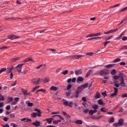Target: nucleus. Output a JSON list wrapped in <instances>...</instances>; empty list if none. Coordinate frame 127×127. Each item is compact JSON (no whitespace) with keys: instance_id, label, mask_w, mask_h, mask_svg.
Returning <instances> with one entry per match:
<instances>
[{"instance_id":"2eb2a0df","label":"nucleus","mask_w":127,"mask_h":127,"mask_svg":"<svg viewBox=\"0 0 127 127\" xmlns=\"http://www.w3.org/2000/svg\"><path fill=\"white\" fill-rule=\"evenodd\" d=\"M82 74V69H80L75 71V75H81Z\"/></svg>"},{"instance_id":"6e6552de","label":"nucleus","mask_w":127,"mask_h":127,"mask_svg":"<svg viewBox=\"0 0 127 127\" xmlns=\"http://www.w3.org/2000/svg\"><path fill=\"white\" fill-rule=\"evenodd\" d=\"M34 111H35V112H37V115L38 117H41V114H42V113H41V111H40V110H38V109H35L34 110Z\"/></svg>"},{"instance_id":"0eeeda50","label":"nucleus","mask_w":127,"mask_h":127,"mask_svg":"<svg viewBox=\"0 0 127 127\" xmlns=\"http://www.w3.org/2000/svg\"><path fill=\"white\" fill-rule=\"evenodd\" d=\"M127 20V17H125L124 19H123V20L120 22L119 25H121L122 23H124V25L127 24V22H126Z\"/></svg>"},{"instance_id":"e2e57ef3","label":"nucleus","mask_w":127,"mask_h":127,"mask_svg":"<svg viewBox=\"0 0 127 127\" xmlns=\"http://www.w3.org/2000/svg\"><path fill=\"white\" fill-rule=\"evenodd\" d=\"M10 117L12 118H15V115H14L13 114H11L10 115Z\"/></svg>"},{"instance_id":"c03bdc74","label":"nucleus","mask_w":127,"mask_h":127,"mask_svg":"<svg viewBox=\"0 0 127 127\" xmlns=\"http://www.w3.org/2000/svg\"><path fill=\"white\" fill-rule=\"evenodd\" d=\"M89 114L90 116H93V115H94V112H93L92 110H90Z\"/></svg>"},{"instance_id":"13d9d810","label":"nucleus","mask_w":127,"mask_h":127,"mask_svg":"<svg viewBox=\"0 0 127 127\" xmlns=\"http://www.w3.org/2000/svg\"><path fill=\"white\" fill-rule=\"evenodd\" d=\"M113 126H114V127H119L120 125H119V123H114V124H113Z\"/></svg>"},{"instance_id":"bf43d9fd","label":"nucleus","mask_w":127,"mask_h":127,"mask_svg":"<svg viewBox=\"0 0 127 127\" xmlns=\"http://www.w3.org/2000/svg\"><path fill=\"white\" fill-rule=\"evenodd\" d=\"M122 40H123V41H126L127 40V36H125L123 38H122Z\"/></svg>"},{"instance_id":"864d4df0","label":"nucleus","mask_w":127,"mask_h":127,"mask_svg":"<svg viewBox=\"0 0 127 127\" xmlns=\"http://www.w3.org/2000/svg\"><path fill=\"white\" fill-rule=\"evenodd\" d=\"M112 37H113V36H110V37H107L105 40H110V39H111Z\"/></svg>"},{"instance_id":"412c9836","label":"nucleus","mask_w":127,"mask_h":127,"mask_svg":"<svg viewBox=\"0 0 127 127\" xmlns=\"http://www.w3.org/2000/svg\"><path fill=\"white\" fill-rule=\"evenodd\" d=\"M75 124L76 125H83V122L81 120H77L75 122Z\"/></svg>"},{"instance_id":"4468645a","label":"nucleus","mask_w":127,"mask_h":127,"mask_svg":"<svg viewBox=\"0 0 127 127\" xmlns=\"http://www.w3.org/2000/svg\"><path fill=\"white\" fill-rule=\"evenodd\" d=\"M83 89H84V88L83 87L82 85H81L78 88L76 91H77L79 93H81V92H82V91H83Z\"/></svg>"},{"instance_id":"f257e3e1","label":"nucleus","mask_w":127,"mask_h":127,"mask_svg":"<svg viewBox=\"0 0 127 127\" xmlns=\"http://www.w3.org/2000/svg\"><path fill=\"white\" fill-rule=\"evenodd\" d=\"M109 72L107 69H102L100 70L99 72V75L100 76H106V75H108Z\"/></svg>"},{"instance_id":"4d7b16f0","label":"nucleus","mask_w":127,"mask_h":127,"mask_svg":"<svg viewBox=\"0 0 127 127\" xmlns=\"http://www.w3.org/2000/svg\"><path fill=\"white\" fill-rule=\"evenodd\" d=\"M126 10H127V6L125 8L122 9L121 11V12H123L124 11H126Z\"/></svg>"},{"instance_id":"e433bc0d","label":"nucleus","mask_w":127,"mask_h":127,"mask_svg":"<svg viewBox=\"0 0 127 127\" xmlns=\"http://www.w3.org/2000/svg\"><path fill=\"white\" fill-rule=\"evenodd\" d=\"M13 69V66L12 65V67L11 68H9L8 70H7V73L9 74V73H11V71Z\"/></svg>"},{"instance_id":"603ef678","label":"nucleus","mask_w":127,"mask_h":127,"mask_svg":"<svg viewBox=\"0 0 127 127\" xmlns=\"http://www.w3.org/2000/svg\"><path fill=\"white\" fill-rule=\"evenodd\" d=\"M6 110L9 111V110H10V105H7L6 107Z\"/></svg>"},{"instance_id":"c9c22d12","label":"nucleus","mask_w":127,"mask_h":127,"mask_svg":"<svg viewBox=\"0 0 127 127\" xmlns=\"http://www.w3.org/2000/svg\"><path fill=\"white\" fill-rule=\"evenodd\" d=\"M48 82H49V78L47 77L45 78L43 80L44 83H48Z\"/></svg>"},{"instance_id":"cd10ccee","label":"nucleus","mask_w":127,"mask_h":127,"mask_svg":"<svg viewBox=\"0 0 127 127\" xmlns=\"http://www.w3.org/2000/svg\"><path fill=\"white\" fill-rule=\"evenodd\" d=\"M92 108L93 109H94V110H98V109H99V106H98L96 104H95L93 105Z\"/></svg>"},{"instance_id":"338daca9","label":"nucleus","mask_w":127,"mask_h":127,"mask_svg":"<svg viewBox=\"0 0 127 127\" xmlns=\"http://www.w3.org/2000/svg\"><path fill=\"white\" fill-rule=\"evenodd\" d=\"M11 125L13 127H17L18 126L15 124L14 123H11Z\"/></svg>"},{"instance_id":"6e6d98bb","label":"nucleus","mask_w":127,"mask_h":127,"mask_svg":"<svg viewBox=\"0 0 127 127\" xmlns=\"http://www.w3.org/2000/svg\"><path fill=\"white\" fill-rule=\"evenodd\" d=\"M120 78V77L118 75H115L114 76V79H115V80H118V79H119Z\"/></svg>"},{"instance_id":"7c9ffc66","label":"nucleus","mask_w":127,"mask_h":127,"mask_svg":"<svg viewBox=\"0 0 127 127\" xmlns=\"http://www.w3.org/2000/svg\"><path fill=\"white\" fill-rule=\"evenodd\" d=\"M64 116L66 117V118H67V119H70V118H71V116L68 114H67V113L66 112H64Z\"/></svg>"},{"instance_id":"f03ea898","label":"nucleus","mask_w":127,"mask_h":127,"mask_svg":"<svg viewBox=\"0 0 127 127\" xmlns=\"http://www.w3.org/2000/svg\"><path fill=\"white\" fill-rule=\"evenodd\" d=\"M64 106L70 107V108H73V103L72 102H69V101H64Z\"/></svg>"},{"instance_id":"c756f323","label":"nucleus","mask_w":127,"mask_h":127,"mask_svg":"<svg viewBox=\"0 0 127 127\" xmlns=\"http://www.w3.org/2000/svg\"><path fill=\"white\" fill-rule=\"evenodd\" d=\"M79 94H80V92L77 91V90L75 91V95H74V97L75 98H78L79 97Z\"/></svg>"},{"instance_id":"5fc2aeb1","label":"nucleus","mask_w":127,"mask_h":127,"mask_svg":"<svg viewBox=\"0 0 127 127\" xmlns=\"http://www.w3.org/2000/svg\"><path fill=\"white\" fill-rule=\"evenodd\" d=\"M82 100L83 101V102H87V99L85 97H83L82 98Z\"/></svg>"},{"instance_id":"f8f14e48","label":"nucleus","mask_w":127,"mask_h":127,"mask_svg":"<svg viewBox=\"0 0 127 127\" xmlns=\"http://www.w3.org/2000/svg\"><path fill=\"white\" fill-rule=\"evenodd\" d=\"M81 57H83V56L82 55L73 56L72 57V58L73 59H79V58H81Z\"/></svg>"},{"instance_id":"b1692460","label":"nucleus","mask_w":127,"mask_h":127,"mask_svg":"<svg viewBox=\"0 0 127 127\" xmlns=\"http://www.w3.org/2000/svg\"><path fill=\"white\" fill-rule=\"evenodd\" d=\"M77 81L78 82H83L84 81V78L82 77H79L77 78Z\"/></svg>"},{"instance_id":"774afa93","label":"nucleus","mask_w":127,"mask_h":127,"mask_svg":"<svg viewBox=\"0 0 127 127\" xmlns=\"http://www.w3.org/2000/svg\"><path fill=\"white\" fill-rule=\"evenodd\" d=\"M126 97H127V93H125V94H124L123 95H122V98H126Z\"/></svg>"},{"instance_id":"4be33fe9","label":"nucleus","mask_w":127,"mask_h":127,"mask_svg":"<svg viewBox=\"0 0 127 127\" xmlns=\"http://www.w3.org/2000/svg\"><path fill=\"white\" fill-rule=\"evenodd\" d=\"M101 98V94L100 93H97L95 95L96 99H100Z\"/></svg>"},{"instance_id":"8fccbe9b","label":"nucleus","mask_w":127,"mask_h":127,"mask_svg":"<svg viewBox=\"0 0 127 127\" xmlns=\"http://www.w3.org/2000/svg\"><path fill=\"white\" fill-rule=\"evenodd\" d=\"M28 107H33V103H28Z\"/></svg>"},{"instance_id":"bb28decb","label":"nucleus","mask_w":127,"mask_h":127,"mask_svg":"<svg viewBox=\"0 0 127 127\" xmlns=\"http://www.w3.org/2000/svg\"><path fill=\"white\" fill-rule=\"evenodd\" d=\"M20 59V58H15L12 59V62H15V61H17V60H19Z\"/></svg>"},{"instance_id":"9b49d317","label":"nucleus","mask_w":127,"mask_h":127,"mask_svg":"<svg viewBox=\"0 0 127 127\" xmlns=\"http://www.w3.org/2000/svg\"><path fill=\"white\" fill-rule=\"evenodd\" d=\"M115 66V64H107L105 66V68H113V67H114Z\"/></svg>"},{"instance_id":"dca6fc26","label":"nucleus","mask_w":127,"mask_h":127,"mask_svg":"<svg viewBox=\"0 0 127 127\" xmlns=\"http://www.w3.org/2000/svg\"><path fill=\"white\" fill-rule=\"evenodd\" d=\"M50 90H52V91H57V90H58V87L56 86H52L50 88Z\"/></svg>"},{"instance_id":"37998d69","label":"nucleus","mask_w":127,"mask_h":127,"mask_svg":"<svg viewBox=\"0 0 127 127\" xmlns=\"http://www.w3.org/2000/svg\"><path fill=\"white\" fill-rule=\"evenodd\" d=\"M102 95H103V96H104V97H107V91H105L103 92L102 93Z\"/></svg>"},{"instance_id":"39448f33","label":"nucleus","mask_w":127,"mask_h":127,"mask_svg":"<svg viewBox=\"0 0 127 127\" xmlns=\"http://www.w3.org/2000/svg\"><path fill=\"white\" fill-rule=\"evenodd\" d=\"M115 92L113 93L110 97H116L117 95H118V91H119V89L117 88V87H114Z\"/></svg>"},{"instance_id":"393cba45","label":"nucleus","mask_w":127,"mask_h":127,"mask_svg":"<svg viewBox=\"0 0 127 127\" xmlns=\"http://www.w3.org/2000/svg\"><path fill=\"white\" fill-rule=\"evenodd\" d=\"M31 117L32 118H36V117H37V114L36 113H33L31 114Z\"/></svg>"},{"instance_id":"680f3d73","label":"nucleus","mask_w":127,"mask_h":127,"mask_svg":"<svg viewBox=\"0 0 127 127\" xmlns=\"http://www.w3.org/2000/svg\"><path fill=\"white\" fill-rule=\"evenodd\" d=\"M83 113H85V114H87V113H89V109H86L84 110Z\"/></svg>"},{"instance_id":"052dcab7","label":"nucleus","mask_w":127,"mask_h":127,"mask_svg":"<svg viewBox=\"0 0 127 127\" xmlns=\"http://www.w3.org/2000/svg\"><path fill=\"white\" fill-rule=\"evenodd\" d=\"M8 48V47H3L1 48H0V49H2L3 50H4L5 49H7Z\"/></svg>"},{"instance_id":"ddd939ff","label":"nucleus","mask_w":127,"mask_h":127,"mask_svg":"<svg viewBox=\"0 0 127 127\" xmlns=\"http://www.w3.org/2000/svg\"><path fill=\"white\" fill-rule=\"evenodd\" d=\"M118 124H119L120 127H121V126H123V125H124V119H121L119 121Z\"/></svg>"},{"instance_id":"2f4dec72","label":"nucleus","mask_w":127,"mask_h":127,"mask_svg":"<svg viewBox=\"0 0 127 127\" xmlns=\"http://www.w3.org/2000/svg\"><path fill=\"white\" fill-rule=\"evenodd\" d=\"M0 101H4V96L3 95L0 94Z\"/></svg>"},{"instance_id":"7ed1b4c3","label":"nucleus","mask_w":127,"mask_h":127,"mask_svg":"<svg viewBox=\"0 0 127 127\" xmlns=\"http://www.w3.org/2000/svg\"><path fill=\"white\" fill-rule=\"evenodd\" d=\"M32 83L34 84V85H39V82H40V78H38V80L36 78H34L32 80Z\"/></svg>"},{"instance_id":"0e129e2a","label":"nucleus","mask_w":127,"mask_h":127,"mask_svg":"<svg viewBox=\"0 0 127 127\" xmlns=\"http://www.w3.org/2000/svg\"><path fill=\"white\" fill-rule=\"evenodd\" d=\"M71 82L72 83H75V82H76V78H72V79H71Z\"/></svg>"},{"instance_id":"49530a36","label":"nucleus","mask_w":127,"mask_h":127,"mask_svg":"<svg viewBox=\"0 0 127 127\" xmlns=\"http://www.w3.org/2000/svg\"><path fill=\"white\" fill-rule=\"evenodd\" d=\"M46 90L45 89H39L37 91V93H38V92H46Z\"/></svg>"},{"instance_id":"79ce46f5","label":"nucleus","mask_w":127,"mask_h":127,"mask_svg":"<svg viewBox=\"0 0 127 127\" xmlns=\"http://www.w3.org/2000/svg\"><path fill=\"white\" fill-rule=\"evenodd\" d=\"M98 104H99V105H103V104H104V102H103L101 99H99V100H98Z\"/></svg>"},{"instance_id":"6ab92c4d","label":"nucleus","mask_w":127,"mask_h":127,"mask_svg":"<svg viewBox=\"0 0 127 127\" xmlns=\"http://www.w3.org/2000/svg\"><path fill=\"white\" fill-rule=\"evenodd\" d=\"M100 110L101 112H103L104 113H107V112H108V109L104 107L101 108Z\"/></svg>"},{"instance_id":"de8ad7c7","label":"nucleus","mask_w":127,"mask_h":127,"mask_svg":"<svg viewBox=\"0 0 127 127\" xmlns=\"http://www.w3.org/2000/svg\"><path fill=\"white\" fill-rule=\"evenodd\" d=\"M8 120H9V119L7 117H4L3 119L4 122H7V121H8Z\"/></svg>"},{"instance_id":"09e8293b","label":"nucleus","mask_w":127,"mask_h":127,"mask_svg":"<svg viewBox=\"0 0 127 127\" xmlns=\"http://www.w3.org/2000/svg\"><path fill=\"white\" fill-rule=\"evenodd\" d=\"M14 101L17 103V102H19V97H16L14 99Z\"/></svg>"},{"instance_id":"aec40b11","label":"nucleus","mask_w":127,"mask_h":127,"mask_svg":"<svg viewBox=\"0 0 127 127\" xmlns=\"http://www.w3.org/2000/svg\"><path fill=\"white\" fill-rule=\"evenodd\" d=\"M92 72H93V70H89L87 72L86 75V78H88V77L90 76V74H91V73H92Z\"/></svg>"},{"instance_id":"5701e85b","label":"nucleus","mask_w":127,"mask_h":127,"mask_svg":"<svg viewBox=\"0 0 127 127\" xmlns=\"http://www.w3.org/2000/svg\"><path fill=\"white\" fill-rule=\"evenodd\" d=\"M119 30V29L116 28V29H111L109 30L110 33H114V32H116V31H118Z\"/></svg>"},{"instance_id":"1a4fd4ad","label":"nucleus","mask_w":127,"mask_h":127,"mask_svg":"<svg viewBox=\"0 0 127 127\" xmlns=\"http://www.w3.org/2000/svg\"><path fill=\"white\" fill-rule=\"evenodd\" d=\"M32 125H34V126H35V127H40V122L36 121L35 122H34Z\"/></svg>"},{"instance_id":"a18cd8bd","label":"nucleus","mask_w":127,"mask_h":127,"mask_svg":"<svg viewBox=\"0 0 127 127\" xmlns=\"http://www.w3.org/2000/svg\"><path fill=\"white\" fill-rule=\"evenodd\" d=\"M71 87H72V85L71 84H68L67 86V90H70V89H71Z\"/></svg>"},{"instance_id":"4c0bfd02","label":"nucleus","mask_w":127,"mask_h":127,"mask_svg":"<svg viewBox=\"0 0 127 127\" xmlns=\"http://www.w3.org/2000/svg\"><path fill=\"white\" fill-rule=\"evenodd\" d=\"M94 36H95V34L92 33L91 34L88 35L86 37L88 38V37H93Z\"/></svg>"},{"instance_id":"69168bd1","label":"nucleus","mask_w":127,"mask_h":127,"mask_svg":"<svg viewBox=\"0 0 127 127\" xmlns=\"http://www.w3.org/2000/svg\"><path fill=\"white\" fill-rule=\"evenodd\" d=\"M121 49H127V46H123L122 48Z\"/></svg>"},{"instance_id":"473e14b6","label":"nucleus","mask_w":127,"mask_h":127,"mask_svg":"<svg viewBox=\"0 0 127 127\" xmlns=\"http://www.w3.org/2000/svg\"><path fill=\"white\" fill-rule=\"evenodd\" d=\"M55 117H59L60 119L61 120H63V117L61 116V115H56L52 116L53 118H55Z\"/></svg>"},{"instance_id":"a19ab883","label":"nucleus","mask_w":127,"mask_h":127,"mask_svg":"<svg viewBox=\"0 0 127 127\" xmlns=\"http://www.w3.org/2000/svg\"><path fill=\"white\" fill-rule=\"evenodd\" d=\"M115 84L114 86L115 87H116L117 89H118V88H119L120 87V85L118 83H116L117 81H115Z\"/></svg>"},{"instance_id":"ea45409f","label":"nucleus","mask_w":127,"mask_h":127,"mask_svg":"<svg viewBox=\"0 0 127 127\" xmlns=\"http://www.w3.org/2000/svg\"><path fill=\"white\" fill-rule=\"evenodd\" d=\"M82 86L84 89V88H88V87H89V84H88V83H85Z\"/></svg>"},{"instance_id":"58836bf2","label":"nucleus","mask_w":127,"mask_h":127,"mask_svg":"<svg viewBox=\"0 0 127 127\" xmlns=\"http://www.w3.org/2000/svg\"><path fill=\"white\" fill-rule=\"evenodd\" d=\"M39 86H35L32 90V92H35V91H36V90H37V89H39Z\"/></svg>"},{"instance_id":"a878e982","label":"nucleus","mask_w":127,"mask_h":127,"mask_svg":"<svg viewBox=\"0 0 127 127\" xmlns=\"http://www.w3.org/2000/svg\"><path fill=\"white\" fill-rule=\"evenodd\" d=\"M46 122H47L48 123H49V125H51L52 124V121L50 119V118L46 119Z\"/></svg>"},{"instance_id":"423d86ee","label":"nucleus","mask_w":127,"mask_h":127,"mask_svg":"<svg viewBox=\"0 0 127 127\" xmlns=\"http://www.w3.org/2000/svg\"><path fill=\"white\" fill-rule=\"evenodd\" d=\"M120 86H126V83H125V79H124V77H121L120 78Z\"/></svg>"},{"instance_id":"20e7f679","label":"nucleus","mask_w":127,"mask_h":127,"mask_svg":"<svg viewBox=\"0 0 127 127\" xmlns=\"http://www.w3.org/2000/svg\"><path fill=\"white\" fill-rule=\"evenodd\" d=\"M15 68L17 72H18V73H22V74H23V72H21V70H22V67L19 64H18L15 67Z\"/></svg>"},{"instance_id":"9d476101","label":"nucleus","mask_w":127,"mask_h":127,"mask_svg":"<svg viewBox=\"0 0 127 127\" xmlns=\"http://www.w3.org/2000/svg\"><path fill=\"white\" fill-rule=\"evenodd\" d=\"M21 91L24 95H25V96H28V95H29V93H27V90H24L23 88H22Z\"/></svg>"},{"instance_id":"f704fd0d","label":"nucleus","mask_w":127,"mask_h":127,"mask_svg":"<svg viewBox=\"0 0 127 127\" xmlns=\"http://www.w3.org/2000/svg\"><path fill=\"white\" fill-rule=\"evenodd\" d=\"M5 71H6V68H1L0 70V74H1V73H2L3 72H5Z\"/></svg>"},{"instance_id":"a211bd4d","label":"nucleus","mask_w":127,"mask_h":127,"mask_svg":"<svg viewBox=\"0 0 127 127\" xmlns=\"http://www.w3.org/2000/svg\"><path fill=\"white\" fill-rule=\"evenodd\" d=\"M122 60L121 59L117 58L113 61V63H118V62H121Z\"/></svg>"},{"instance_id":"c85d7f7f","label":"nucleus","mask_w":127,"mask_h":127,"mask_svg":"<svg viewBox=\"0 0 127 127\" xmlns=\"http://www.w3.org/2000/svg\"><path fill=\"white\" fill-rule=\"evenodd\" d=\"M109 123L110 124H113V123H115V118L114 117H112L110 119V120L109 121Z\"/></svg>"},{"instance_id":"72a5a7b5","label":"nucleus","mask_w":127,"mask_h":127,"mask_svg":"<svg viewBox=\"0 0 127 127\" xmlns=\"http://www.w3.org/2000/svg\"><path fill=\"white\" fill-rule=\"evenodd\" d=\"M111 74L112 75H116V74H117V71H116V69H113L112 71H111Z\"/></svg>"},{"instance_id":"f3484780","label":"nucleus","mask_w":127,"mask_h":127,"mask_svg":"<svg viewBox=\"0 0 127 127\" xmlns=\"http://www.w3.org/2000/svg\"><path fill=\"white\" fill-rule=\"evenodd\" d=\"M8 39H10L11 40H13L15 39V35L9 36Z\"/></svg>"},{"instance_id":"3c124183","label":"nucleus","mask_w":127,"mask_h":127,"mask_svg":"<svg viewBox=\"0 0 127 127\" xmlns=\"http://www.w3.org/2000/svg\"><path fill=\"white\" fill-rule=\"evenodd\" d=\"M29 61V58L26 59L25 60H24L23 62H24V63H26V62H28Z\"/></svg>"}]
</instances>
